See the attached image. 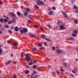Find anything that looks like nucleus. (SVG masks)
Returning a JSON list of instances; mask_svg holds the SVG:
<instances>
[{
	"label": "nucleus",
	"mask_w": 78,
	"mask_h": 78,
	"mask_svg": "<svg viewBox=\"0 0 78 78\" xmlns=\"http://www.w3.org/2000/svg\"><path fill=\"white\" fill-rule=\"evenodd\" d=\"M52 49L53 50H55V47H53L52 48Z\"/></svg>",
	"instance_id": "79ce46f5"
},
{
	"label": "nucleus",
	"mask_w": 78,
	"mask_h": 78,
	"mask_svg": "<svg viewBox=\"0 0 78 78\" xmlns=\"http://www.w3.org/2000/svg\"><path fill=\"white\" fill-rule=\"evenodd\" d=\"M54 29L55 30H56L57 29V27L54 28Z\"/></svg>",
	"instance_id": "6e6d98bb"
},
{
	"label": "nucleus",
	"mask_w": 78,
	"mask_h": 78,
	"mask_svg": "<svg viewBox=\"0 0 78 78\" xmlns=\"http://www.w3.org/2000/svg\"><path fill=\"white\" fill-rule=\"evenodd\" d=\"M14 30L15 31H18V27H15Z\"/></svg>",
	"instance_id": "4468645a"
},
{
	"label": "nucleus",
	"mask_w": 78,
	"mask_h": 78,
	"mask_svg": "<svg viewBox=\"0 0 78 78\" xmlns=\"http://www.w3.org/2000/svg\"><path fill=\"white\" fill-rule=\"evenodd\" d=\"M17 14L18 16H20L21 15V13L20 12H17Z\"/></svg>",
	"instance_id": "2eb2a0df"
},
{
	"label": "nucleus",
	"mask_w": 78,
	"mask_h": 78,
	"mask_svg": "<svg viewBox=\"0 0 78 78\" xmlns=\"http://www.w3.org/2000/svg\"><path fill=\"white\" fill-rule=\"evenodd\" d=\"M53 14V11H51L50 12H49L48 15L49 16H51Z\"/></svg>",
	"instance_id": "6e6552de"
},
{
	"label": "nucleus",
	"mask_w": 78,
	"mask_h": 78,
	"mask_svg": "<svg viewBox=\"0 0 78 78\" xmlns=\"http://www.w3.org/2000/svg\"><path fill=\"white\" fill-rule=\"evenodd\" d=\"M36 50H37V48H33V50L34 51H36Z\"/></svg>",
	"instance_id": "2f4dec72"
},
{
	"label": "nucleus",
	"mask_w": 78,
	"mask_h": 78,
	"mask_svg": "<svg viewBox=\"0 0 78 78\" xmlns=\"http://www.w3.org/2000/svg\"><path fill=\"white\" fill-rule=\"evenodd\" d=\"M4 27L6 28H8L9 27V26L8 25H5L4 26Z\"/></svg>",
	"instance_id": "f3484780"
},
{
	"label": "nucleus",
	"mask_w": 78,
	"mask_h": 78,
	"mask_svg": "<svg viewBox=\"0 0 78 78\" xmlns=\"http://www.w3.org/2000/svg\"><path fill=\"white\" fill-rule=\"evenodd\" d=\"M44 44L45 46H47V42H44Z\"/></svg>",
	"instance_id": "a18cd8bd"
},
{
	"label": "nucleus",
	"mask_w": 78,
	"mask_h": 78,
	"mask_svg": "<svg viewBox=\"0 0 78 78\" xmlns=\"http://www.w3.org/2000/svg\"><path fill=\"white\" fill-rule=\"evenodd\" d=\"M13 45H14V46H15V47H17V44L16 43H14Z\"/></svg>",
	"instance_id": "cd10ccee"
},
{
	"label": "nucleus",
	"mask_w": 78,
	"mask_h": 78,
	"mask_svg": "<svg viewBox=\"0 0 78 78\" xmlns=\"http://www.w3.org/2000/svg\"><path fill=\"white\" fill-rule=\"evenodd\" d=\"M4 17H5V18H6V19H8V20H9V18H8L6 16H4Z\"/></svg>",
	"instance_id": "4c0bfd02"
},
{
	"label": "nucleus",
	"mask_w": 78,
	"mask_h": 78,
	"mask_svg": "<svg viewBox=\"0 0 78 78\" xmlns=\"http://www.w3.org/2000/svg\"><path fill=\"white\" fill-rule=\"evenodd\" d=\"M45 35L44 34H42L41 35V37H42V38H44H44H45Z\"/></svg>",
	"instance_id": "412c9836"
},
{
	"label": "nucleus",
	"mask_w": 78,
	"mask_h": 78,
	"mask_svg": "<svg viewBox=\"0 0 78 78\" xmlns=\"http://www.w3.org/2000/svg\"><path fill=\"white\" fill-rule=\"evenodd\" d=\"M37 4L38 6H41L44 5V2L40 0H38L37 1Z\"/></svg>",
	"instance_id": "f03ea898"
},
{
	"label": "nucleus",
	"mask_w": 78,
	"mask_h": 78,
	"mask_svg": "<svg viewBox=\"0 0 78 78\" xmlns=\"http://www.w3.org/2000/svg\"><path fill=\"white\" fill-rule=\"evenodd\" d=\"M21 57H23L24 56V55L23 54H22L20 55Z\"/></svg>",
	"instance_id": "09e8293b"
},
{
	"label": "nucleus",
	"mask_w": 78,
	"mask_h": 78,
	"mask_svg": "<svg viewBox=\"0 0 78 78\" xmlns=\"http://www.w3.org/2000/svg\"><path fill=\"white\" fill-rule=\"evenodd\" d=\"M37 47H42V45H41V44H37Z\"/></svg>",
	"instance_id": "5701e85b"
},
{
	"label": "nucleus",
	"mask_w": 78,
	"mask_h": 78,
	"mask_svg": "<svg viewBox=\"0 0 78 78\" xmlns=\"http://www.w3.org/2000/svg\"><path fill=\"white\" fill-rule=\"evenodd\" d=\"M29 36L31 37H34L35 36L34 34H31L29 33Z\"/></svg>",
	"instance_id": "423d86ee"
},
{
	"label": "nucleus",
	"mask_w": 78,
	"mask_h": 78,
	"mask_svg": "<svg viewBox=\"0 0 78 78\" xmlns=\"http://www.w3.org/2000/svg\"><path fill=\"white\" fill-rule=\"evenodd\" d=\"M33 73H35V74H37V72L35 71H33Z\"/></svg>",
	"instance_id": "e433bc0d"
},
{
	"label": "nucleus",
	"mask_w": 78,
	"mask_h": 78,
	"mask_svg": "<svg viewBox=\"0 0 78 78\" xmlns=\"http://www.w3.org/2000/svg\"><path fill=\"white\" fill-rule=\"evenodd\" d=\"M69 39L71 41H73V39H74V38L73 37H69Z\"/></svg>",
	"instance_id": "bb28decb"
},
{
	"label": "nucleus",
	"mask_w": 78,
	"mask_h": 78,
	"mask_svg": "<svg viewBox=\"0 0 78 78\" xmlns=\"http://www.w3.org/2000/svg\"><path fill=\"white\" fill-rule=\"evenodd\" d=\"M48 68H49V69H50V68H51V66H48Z\"/></svg>",
	"instance_id": "69168bd1"
},
{
	"label": "nucleus",
	"mask_w": 78,
	"mask_h": 78,
	"mask_svg": "<svg viewBox=\"0 0 78 78\" xmlns=\"http://www.w3.org/2000/svg\"><path fill=\"white\" fill-rule=\"evenodd\" d=\"M60 71H61L62 72H64V70L63 69H60Z\"/></svg>",
	"instance_id": "a19ab883"
},
{
	"label": "nucleus",
	"mask_w": 78,
	"mask_h": 78,
	"mask_svg": "<svg viewBox=\"0 0 78 78\" xmlns=\"http://www.w3.org/2000/svg\"><path fill=\"white\" fill-rule=\"evenodd\" d=\"M3 20H4V23H7V22H8V20L6 19H3Z\"/></svg>",
	"instance_id": "9d476101"
},
{
	"label": "nucleus",
	"mask_w": 78,
	"mask_h": 78,
	"mask_svg": "<svg viewBox=\"0 0 78 78\" xmlns=\"http://www.w3.org/2000/svg\"><path fill=\"white\" fill-rule=\"evenodd\" d=\"M13 77L14 78H17V77L16 76V74L13 75Z\"/></svg>",
	"instance_id": "c9c22d12"
},
{
	"label": "nucleus",
	"mask_w": 78,
	"mask_h": 78,
	"mask_svg": "<svg viewBox=\"0 0 78 78\" xmlns=\"http://www.w3.org/2000/svg\"><path fill=\"white\" fill-rule=\"evenodd\" d=\"M62 64L64 66H66V67H67V66H68V65H67V63L66 62H64Z\"/></svg>",
	"instance_id": "f8f14e48"
},
{
	"label": "nucleus",
	"mask_w": 78,
	"mask_h": 78,
	"mask_svg": "<svg viewBox=\"0 0 78 78\" xmlns=\"http://www.w3.org/2000/svg\"><path fill=\"white\" fill-rule=\"evenodd\" d=\"M76 12H77V13H78V10H76Z\"/></svg>",
	"instance_id": "774afa93"
},
{
	"label": "nucleus",
	"mask_w": 78,
	"mask_h": 78,
	"mask_svg": "<svg viewBox=\"0 0 78 78\" xmlns=\"http://www.w3.org/2000/svg\"><path fill=\"white\" fill-rule=\"evenodd\" d=\"M28 32V30L25 28H23V30H20L21 33H27Z\"/></svg>",
	"instance_id": "7ed1b4c3"
},
{
	"label": "nucleus",
	"mask_w": 78,
	"mask_h": 78,
	"mask_svg": "<svg viewBox=\"0 0 78 78\" xmlns=\"http://www.w3.org/2000/svg\"><path fill=\"white\" fill-rule=\"evenodd\" d=\"M33 62H30L29 63L28 65H33Z\"/></svg>",
	"instance_id": "72a5a7b5"
},
{
	"label": "nucleus",
	"mask_w": 78,
	"mask_h": 78,
	"mask_svg": "<svg viewBox=\"0 0 78 78\" xmlns=\"http://www.w3.org/2000/svg\"><path fill=\"white\" fill-rule=\"evenodd\" d=\"M74 69L75 70H76V71H78V69L74 67Z\"/></svg>",
	"instance_id": "f704fd0d"
},
{
	"label": "nucleus",
	"mask_w": 78,
	"mask_h": 78,
	"mask_svg": "<svg viewBox=\"0 0 78 78\" xmlns=\"http://www.w3.org/2000/svg\"><path fill=\"white\" fill-rule=\"evenodd\" d=\"M74 8L75 9H78V7L75 5H74Z\"/></svg>",
	"instance_id": "aec40b11"
},
{
	"label": "nucleus",
	"mask_w": 78,
	"mask_h": 78,
	"mask_svg": "<svg viewBox=\"0 0 78 78\" xmlns=\"http://www.w3.org/2000/svg\"><path fill=\"white\" fill-rule=\"evenodd\" d=\"M34 7H35V8H37V9H39V7L37 6V5H34Z\"/></svg>",
	"instance_id": "c756f323"
},
{
	"label": "nucleus",
	"mask_w": 78,
	"mask_h": 78,
	"mask_svg": "<svg viewBox=\"0 0 78 78\" xmlns=\"http://www.w3.org/2000/svg\"><path fill=\"white\" fill-rule=\"evenodd\" d=\"M21 8H22V9H23V6H21Z\"/></svg>",
	"instance_id": "0e129e2a"
},
{
	"label": "nucleus",
	"mask_w": 78,
	"mask_h": 78,
	"mask_svg": "<svg viewBox=\"0 0 78 78\" xmlns=\"http://www.w3.org/2000/svg\"><path fill=\"white\" fill-rule=\"evenodd\" d=\"M0 5H3V3L1 1H0Z\"/></svg>",
	"instance_id": "052dcab7"
},
{
	"label": "nucleus",
	"mask_w": 78,
	"mask_h": 78,
	"mask_svg": "<svg viewBox=\"0 0 78 78\" xmlns=\"http://www.w3.org/2000/svg\"><path fill=\"white\" fill-rule=\"evenodd\" d=\"M28 12L26 11L23 12L24 15L25 17H26V16L28 15Z\"/></svg>",
	"instance_id": "1a4fd4ad"
},
{
	"label": "nucleus",
	"mask_w": 78,
	"mask_h": 78,
	"mask_svg": "<svg viewBox=\"0 0 78 78\" xmlns=\"http://www.w3.org/2000/svg\"><path fill=\"white\" fill-rule=\"evenodd\" d=\"M10 14L11 16H13V17H16V15H15V14L13 13H12Z\"/></svg>",
	"instance_id": "ddd939ff"
},
{
	"label": "nucleus",
	"mask_w": 78,
	"mask_h": 78,
	"mask_svg": "<svg viewBox=\"0 0 78 78\" xmlns=\"http://www.w3.org/2000/svg\"><path fill=\"white\" fill-rule=\"evenodd\" d=\"M30 11V8H27L26 9V11Z\"/></svg>",
	"instance_id": "7c9ffc66"
},
{
	"label": "nucleus",
	"mask_w": 78,
	"mask_h": 78,
	"mask_svg": "<svg viewBox=\"0 0 78 78\" xmlns=\"http://www.w3.org/2000/svg\"><path fill=\"white\" fill-rule=\"evenodd\" d=\"M36 69H37V70H39V69H40V68H39L37 66Z\"/></svg>",
	"instance_id": "49530a36"
},
{
	"label": "nucleus",
	"mask_w": 78,
	"mask_h": 78,
	"mask_svg": "<svg viewBox=\"0 0 78 78\" xmlns=\"http://www.w3.org/2000/svg\"><path fill=\"white\" fill-rule=\"evenodd\" d=\"M66 30V28L64 27V25H61L60 26V30Z\"/></svg>",
	"instance_id": "20e7f679"
},
{
	"label": "nucleus",
	"mask_w": 78,
	"mask_h": 78,
	"mask_svg": "<svg viewBox=\"0 0 78 78\" xmlns=\"http://www.w3.org/2000/svg\"><path fill=\"white\" fill-rule=\"evenodd\" d=\"M0 22L1 23H3V19L1 18L0 19Z\"/></svg>",
	"instance_id": "6ab92c4d"
},
{
	"label": "nucleus",
	"mask_w": 78,
	"mask_h": 78,
	"mask_svg": "<svg viewBox=\"0 0 78 78\" xmlns=\"http://www.w3.org/2000/svg\"><path fill=\"white\" fill-rule=\"evenodd\" d=\"M62 50L60 49H58L57 50L56 53L57 54H61L62 53Z\"/></svg>",
	"instance_id": "39448f33"
},
{
	"label": "nucleus",
	"mask_w": 78,
	"mask_h": 78,
	"mask_svg": "<svg viewBox=\"0 0 78 78\" xmlns=\"http://www.w3.org/2000/svg\"><path fill=\"white\" fill-rule=\"evenodd\" d=\"M72 36H73V37H76V34H73L72 35Z\"/></svg>",
	"instance_id": "c85d7f7f"
},
{
	"label": "nucleus",
	"mask_w": 78,
	"mask_h": 78,
	"mask_svg": "<svg viewBox=\"0 0 78 78\" xmlns=\"http://www.w3.org/2000/svg\"><path fill=\"white\" fill-rule=\"evenodd\" d=\"M44 39H45V40H46L47 41H48V42H51V40L49 38H44Z\"/></svg>",
	"instance_id": "0eeeda50"
},
{
	"label": "nucleus",
	"mask_w": 78,
	"mask_h": 78,
	"mask_svg": "<svg viewBox=\"0 0 78 78\" xmlns=\"http://www.w3.org/2000/svg\"><path fill=\"white\" fill-rule=\"evenodd\" d=\"M64 14L63 15L64 16V17H67V14H66V13H64Z\"/></svg>",
	"instance_id": "393cba45"
},
{
	"label": "nucleus",
	"mask_w": 78,
	"mask_h": 78,
	"mask_svg": "<svg viewBox=\"0 0 78 78\" xmlns=\"http://www.w3.org/2000/svg\"><path fill=\"white\" fill-rule=\"evenodd\" d=\"M12 22H16V20H12Z\"/></svg>",
	"instance_id": "864d4df0"
},
{
	"label": "nucleus",
	"mask_w": 78,
	"mask_h": 78,
	"mask_svg": "<svg viewBox=\"0 0 78 78\" xmlns=\"http://www.w3.org/2000/svg\"><path fill=\"white\" fill-rule=\"evenodd\" d=\"M31 78H36V77L35 76H34L33 77V76H31Z\"/></svg>",
	"instance_id": "4d7b16f0"
},
{
	"label": "nucleus",
	"mask_w": 78,
	"mask_h": 78,
	"mask_svg": "<svg viewBox=\"0 0 78 78\" xmlns=\"http://www.w3.org/2000/svg\"><path fill=\"white\" fill-rule=\"evenodd\" d=\"M25 56L26 61V62H27V63H28V62L31 59V58L29 56V54L27 53L26 55H25Z\"/></svg>",
	"instance_id": "f257e3e1"
},
{
	"label": "nucleus",
	"mask_w": 78,
	"mask_h": 78,
	"mask_svg": "<svg viewBox=\"0 0 78 78\" xmlns=\"http://www.w3.org/2000/svg\"><path fill=\"white\" fill-rule=\"evenodd\" d=\"M47 26L48 27H49V28H52V27L51 26V25L49 24H48Z\"/></svg>",
	"instance_id": "4be33fe9"
},
{
	"label": "nucleus",
	"mask_w": 78,
	"mask_h": 78,
	"mask_svg": "<svg viewBox=\"0 0 78 78\" xmlns=\"http://www.w3.org/2000/svg\"><path fill=\"white\" fill-rule=\"evenodd\" d=\"M11 61H8L7 62V63H6V65H8V64H10V63H11Z\"/></svg>",
	"instance_id": "a211bd4d"
},
{
	"label": "nucleus",
	"mask_w": 78,
	"mask_h": 78,
	"mask_svg": "<svg viewBox=\"0 0 78 78\" xmlns=\"http://www.w3.org/2000/svg\"><path fill=\"white\" fill-rule=\"evenodd\" d=\"M34 63L35 64L36 63V62H37L36 61H34Z\"/></svg>",
	"instance_id": "e2e57ef3"
},
{
	"label": "nucleus",
	"mask_w": 78,
	"mask_h": 78,
	"mask_svg": "<svg viewBox=\"0 0 78 78\" xmlns=\"http://www.w3.org/2000/svg\"><path fill=\"white\" fill-rule=\"evenodd\" d=\"M2 31L0 30V34H2Z\"/></svg>",
	"instance_id": "338daca9"
},
{
	"label": "nucleus",
	"mask_w": 78,
	"mask_h": 78,
	"mask_svg": "<svg viewBox=\"0 0 78 78\" xmlns=\"http://www.w3.org/2000/svg\"><path fill=\"white\" fill-rule=\"evenodd\" d=\"M70 75L72 76V77H73L74 76L72 74H71Z\"/></svg>",
	"instance_id": "603ef678"
},
{
	"label": "nucleus",
	"mask_w": 78,
	"mask_h": 78,
	"mask_svg": "<svg viewBox=\"0 0 78 78\" xmlns=\"http://www.w3.org/2000/svg\"><path fill=\"white\" fill-rule=\"evenodd\" d=\"M41 30L42 31H44V29L42 27L41 28Z\"/></svg>",
	"instance_id": "de8ad7c7"
},
{
	"label": "nucleus",
	"mask_w": 78,
	"mask_h": 78,
	"mask_svg": "<svg viewBox=\"0 0 78 78\" xmlns=\"http://www.w3.org/2000/svg\"><path fill=\"white\" fill-rule=\"evenodd\" d=\"M9 24H11V21H9L8 22Z\"/></svg>",
	"instance_id": "37998d69"
},
{
	"label": "nucleus",
	"mask_w": 78,
	"mask_h": 78,
	"mask_svg": "<svg viewBox=\"0 0 78 78\" xmlns=\"http://www.w3.org/2000/svg\"><path fill=\"white\" fill-rule=\"evenodd\" d=\"M0 53H2V48L0 49Z\"/></svg>",
	"instance_id": "ea45409f"
},
{
	"label": "nucleus",
	"mask_w": 78,
	"mask_h": 78,
	"mask_svg": "<svg viewBox=\"0 0 78 78\" xmlns=\"http://www.w3.org/2000/svg\"><path fill=\"white\" fill-rule=\"evenodd\" d=\"M78 20L76 19L74 20V22L75 24H77L78 23Z\"/></svg>",
	"instance_id": "9b49d317"
},
{
	"label": "nucleus",
	"mask_w": 78,
	"mask_h": 78,
	"mask_svg": "<svg viewBox=\"0 0 78 78\" xmlns=\"http://www.w3.org/2000/svg\"><path fill=\"white\" fill-rule=\"evenodd\" d=\"M52 9L53 10L55 9H56V7H53L52 8Z\"/></svg>",
	"instance_id": "c03bdc74"
},
{
	"label": "nucleus",
	"mask_w": 78,
	"mask_h": 78,
	"mask_svg": "<svg viewBox=\"0 0 78 78\" xmlns=\"http://www.w3.org/2000/svg\"><path fill=\"white\" fill-rule=\"evenodd\" d=\"M34 27L35 28H37V25H35Z\"/></svg>",
	"instance_id": "13d9d810"
},
{
	"label": "nucleus",
	"mask_w": 78,
	"mask_h": 78,
	"mask_svg": "<svg viewBox=\"0 0 78 78\" xmlns=\"http://www.w3.org/2000/svg\"><path fill=\"white\" fill-rule=\"evenodd\" d=\"M48 10L49 11H50L51 10V8H48Z\"/></svg>",
	"instance_id": "bf43d9fd"
},
{
	"label": "nucleus",
	"mask_w": 78,
	"mask_h": 78,
	"mask_svg": "<svg viewBox=\"0 0 78 78\" xmlns=\"http://www.w3.org/2000/svg\"><path fill=\"white\" fill-rule=\"evenodd\" d=\"M72 72L73 73H76L75 72V71L74 70H72Z\"/></svg>",
	"instance_id": "58836bf2"
},
{
	"label": "nucleus",
	"mask_w": 78,
	"mask_h": 78,
	"mask_svg": "<svg viewBox=\"0 0 78 78\" xmlns=\"http://www.w3.org/2000/svg\"><path fill=\"white\" fill-rule=\"evenodd\" d=\"M27 22L28 23H30V22H31V21L30 20H28Z\"/></svg>",
	"instance_id": "5fc2aeb1"
},
{
	"label": "nucleus",
	"mask_w": 78,
	"mask_h": 78,
	"mask_svg": "<svg viewBox=\"0 0 78 78\" xmlns=\"http://www.w3.org/2000/svg\"><path fill=\"white\" fill-rule=\"evenodd\" d=\"M9 33H12V31L11 30H9Z\"/></svg>",
	"instance_id": "8fccbe9b"
},
{
	"label": "nucleus",
	"mask_w": 78,
	"mask_h": 78,
	"mask_svg": "<svg viewBox=\"0 0 78 78\" xmlns=\"http://www.w3.org/2000/svg\"><path fill=\"white\" fill-rule=\"evenodd\" d=\"M56 72L57 73V75H59L60 73V72L58 70L56 71Z\"/></svg>",
	"instance_id": "473e14b6"
},
{
	"label": "nucleus",
	"mask_w": 78,
	"mask_h": 78,
	"mask_svg": "<svg viewBox=\"0 0 78 78\" xmlns=\"http://www.w3.org/2000/svg\"><path fill=\"white\" fill-rule=\"evenodd\" d=\"M74 33H75V34H76L78 33V30H74Z\"/></svg>",
	"instance_id": "a878e982"
},
{
	"label": "nucleus",
	"mask_w": 78,
	"mask_h": 78,
	"mask_svg": "<svg viewBox=\"0 0 78 78\" xmlns=\"http://www.w3.org/2000/svg\"><path fill=\"white\" fill-rule=\"evenodd\" d=\"M26 74H28L30 73V71L28 70H27L25 71V72Z\"/></svg>",
	"instance_id": "dca6fc26"
},
{
	"label": "nucleus",
	"mask_w": 78,
	"mask_h": 78,
	"mask_svg": "<svg viewBox=\"0 0 78 78\" xmlns=\"http://www.w3.org/2000/svg\"><path fill=\"white\" fill-rule=\"evenodd\" d=\"M33 67L34 68V69H36V67H37V66L35 65H33Z\"/></svg>",
	"instance_id": "b1692460"
},
{
	"label": "nucleus",
	"mask_w": 78,
	"mask_h": 78,
	"mask_svg": "<svg viewBox=\"0 0 78 78\" xmlns=\"http://www.w3.org/2000/svg\"><path fill=\"white\" fill-rule=\"evenodd\" d=\"M55 73H56L55 72H52L51 73V74H55Z\"/></svg>",
	"instance_id": "3c124183"
},
{
	"label": "nucleus",
	"mask_w": 78,
	"mask_h": 78,
	"mask_svg": "<svg viewBox=\"0 0 78 78\" xmlns=\"http://www.w3.org/2000/svg\"><path fill=\"white\" fill-rule=\"evenodd\" d=\"M7 43H8L9 44H10V42H9V41L8 40L7 41Z\"/></svg>",
	"instance_id": "680f3d73"
}]
</instances>
